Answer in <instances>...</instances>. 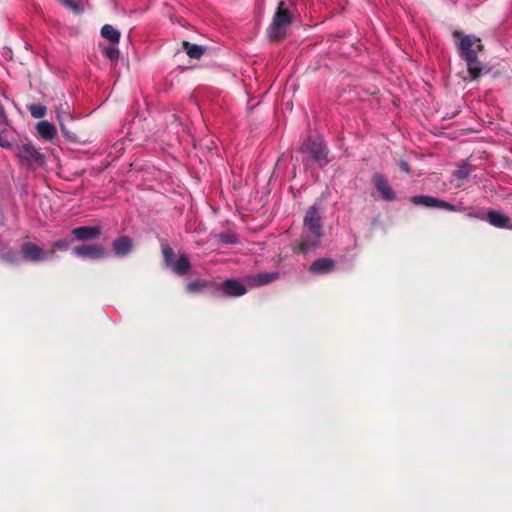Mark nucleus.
<instances>
[{"mask_svg":"<svg viewBox=\"0 0 512 512\" xmlns=\"http://www.w3.org/2000/svg\"><path fill=\"white\" fill-rule=\"evenodd\" d=\"M73 252L78 257L93 260L104 258L106 255L105 249L100 245L77 246L74 248Z\"/></svg>","mask_w":512,"mask_h":512,"instance_id":"0eeeda50","label":"nucleus"},{"mask_svg":"<svg viewBox=\"0 0 512 512\" xmlns=\"http://www.w3.org/2000/svg\"><path fill=\"white\" fill-rule=\"evenodd\" d=\"M400 168H401V170H402V171H404L405 173H409V171H410V170H409V167H408V164H407V162H405V161H401V162H400Z\"/></svg>","mask_w":512,"mask_h":512,"instance_id":"cd10ccee","label":"nucleus"},{"mask_svg":"<svg viewBox=\"0 0 512 512\" xmlns=\"http://www.w3.org/2000/svg\"><path fill=\"white\" fill-rule=\"evenodd\" d=\"M23 257L32 262L44 261L47 258V253L34 243L27 242L21 248Z\"/></svg>","mask_w":512,"mask_h":512,"instance_id":"6e6552de","label":"nucleus"},{"mask_svg":"<svg viewBox=\"0 0 512 512\" xmlns=\"http://www.w3.org/2000/svg\"><path fill=\"white\" fill-rule=\"evenodd\" d=\"M56 115H57V120L60 124L61 131L64 134H66V128H65V125L63 122L66 118H68L70 116V107H69L68 103L59 104L56 107Z\"/></svg>","mask_w":512,"mask_h":512,"instance_id":"a211bd4d","label":"nucleus"},{"mask_svg":"<svg viewBox=\"0 0 512 512\" xmlns=\"http://www.w3.org/2000/svg\"><path fill=\"white\" fill-rule=\"evenodd\" d=\"M29 111H30L31 115L36 119L42 118L46 114V108L42 105L33 104V105L29 106Z\"/></svg>","mask_w":512,"mask_h":512,"instance_id":"5701e85b","label":"nucleus"},{"mask_svg":"<svg viewBox=\"0 0 512 512\" xmlns=\"http://www.w3.org/2000/svg\"><path fill=\"white\" fill-rule=\"evenodd\" d=\"M374 184L377 188L378 192L381 194L382 198L387 201H392L395 199V193L387 180L380 174L374 175Z\"/></svg>","mask_w":512,"mask_h":512,"instance_id":"9b49d317","label":"nucleus"},{"mask_svg":"<svg viewBox=\"0 0 512 512\" xmlns=\"http://www.w3.org/2000/svg\"><path fill=\"white\" fill-rule=\"evenodd\" d=\"M0 147L5 149H10L12 147L7 126H0Z\"/></svg>","mask_w":512,"mask_h":512,"instance_id":"aec40b11","label":"nucleus"},{"mask_svg":"<svg viewBox=\"0 0 512 512\" xmlns=\"http://www.w3.org/2000/svg\"><path fill=\"white\" fill-rule=\"evenodd\" d=\"M61 3L75 14H80L84 11V4L80 0H60Z\"/></svg>","mask_w":512,"mask_h":512,"instance_id":"6ab92c4d","label":"nucleus"},{"mask_svg":"<svg viewBox=\"0 0 512 512\" xmlns=\"http://www.w3.org/2000/svg\"><path fill=\"white\" fill-rule=\"evenodd\" d=\"M101 36L110 41L111 44H118L120 41V32L109 24L102 27Z\"/></svg>","mask_w":512,"mask_h":512,"instance_id":"f3484780","label":"nucleus"},{"mask_svg":"<svg viewBox=\"0 0 512 512\" xmlns=\"http://www.w3.org/2000/svg\"><path fill=\"white\" fill-rule=\"evenodd\" d=\"M487 221L497 227V228H506V229H512V224L510 222V219L498 212V211H494V210H491L487 213Z\"/></svg>","mask_w":512,"mask_h":512,"instance_id":"f8f14e48","label":"nucleus"},{"mask_svg":"<svg viewBox=\"0 0 512 512\" xmlns=\"http://www.w3.org/2000/svg\"><path fill=\"white\" fill-rule=\"evenodd\" d=\"M36 129L41 137L48 141L52 140L57 134L56 127L48 121L39 122Z\"/></svg>","mask_w":512,"mask_h":512,"instance_id":"2eb2a0df","label":"nucleus"},{"mask_svg":"<svg viewBox=\"0 0 512 512\" xmlns=\"http://www.w3.org/2000/svg\"><path fill=\"white\" fill-rule=\"evenodd\" d=\"M163 256L165 263L178 275H185L190 269L189 259L185 255H181L176 262H173L174 253L170 247L163 248Z\"/></svg>","mask_w":512,"mask_h":512,"instance_id":"20e7f679","label":"nucleus"},{"mask_svg":"<svg viewBox=\"0 0 512 512\" xmlns=\"http://www.w3.org/2000/svg\"><path fill=\"white\" fill-rule=\"evenodd\" d=\"M411 201L416 205H422L428 208H440V209H446L449 211H457L458 209L443 200H440L438 198L427 196V195H419L412 197Z\"/></svg>","mask_w":512,"mask_h":512,"instance_id":"39448f33","label":"nucleus"},{"mask_svg":"<svg viewBox=\"0 0 512 512\" xmlns=\"http://www.w3.org/2000/svg\"><path fill=\"white\" fill-rule=\"evenodd\" d=\"M16 155L28 164L42 160L40 152L31 144H25L17 147Z\"/></svg>","mask_w":512,"mask_h":512,"instance_id":"1a4fd4ad","label":"nucleus"},{"mask_svg":"<svg viewBox=\"0 0 512 512\" xmlns=\"http://www.w3.org/2000/svg\"><path fill=\"white\" fill-rule=\"evenodd\" d=\"M458 39V48L460 56L466 61L469 75L476 79L482 72V66L478 61L477 54L482 51L483 46L481 40L475 36L462 35L461 33L455 34Z\"/></svg>","mask_w":512,"mask_h":512,"instance_id":"f257e3e1","label":"nucleus"},{"mask_svg":"<svg viewBox=\"0 0 512 512\" xmlns=\"http://www.w3.org/2000/svg\"><path fill=\"white\" fill-rule=\"evenodd\" d=\"M104 54L110 60H117L119 58V49L116 47V44H111L110 46L104 49Z\"/></svg>","mask_w":512,"mask_h":512,"instance_id":"b1692460","label":"nucleus"},{"mask_svg":"<svg viewBox=\"0 0 512 512\" xmlns=\"http://www.w3.org/2000/svg\"><path fill=\"white\" fill-rule=\"evenodd\" d=\"M184 46L187 48V54L191 58L198 59L203 55V48L198 45H189V43L185 42Z\"/></svg>","mask_w":512,"mask_h":512,"instance_id":"412c9836","label":"nucleus"},{"mask_svg":"<svg viewBox=\"0 0 512 512\" xmlns=\"http://www.w3.org/2000/svg\"><path fill=\"white\" fill-rule=\"evenodd\" d=\"M468 215H469V216H471V217H472V216L474 217V214H472V213H469ZM475 217H478V216H477V215H475Z\"/></svg>","mask_w":512,"mask_h":512,"instance_id":"c756f323","label":"nucleus"},{"mask_svg":"<svg viewBox=\"0 0 512 512\" xmlns=\"http://www.w3.org/2000/svg\"><path fill=\"white\" fill-rule=\"evenodd\" d=\"M202 283L201 282H197V281H194V282H190L188 285H187V289L191 292H194V291H197L200 289V287H202Z\"/></svg>","mask_w":512,"mask_h":512,"instance_id":"a878e982","label":"nucleus"},{"mask_svg":"<svg viewBox=\"0 0 512 512\" xmlns=\"http://www.w3.org/2000/svg\"><path fill=\"white\" fill-rule=\"evenodd\" d=\"M303 149L317 162L326 163L327 151L321 139L309 140L303 146Z\"/></svg>","mask_w":512,"mask_h":512,"instance_id":"423d86ee","label":"nucleus"},{"mask_svg":"<svg viewBox=\"0 0 512 512\" xmlns=\"http://www.w3.org/2000/svg\"><path fill=\"white\" fill-rule=\"evenodd\" d=\"M72 234L79 241H87L97 238L101 234L100 226H83L72 230Z\"/></svg>","mask_w":512,"mask_h":512,"instance_id":"9d476101","label":"nucleus"},{"mask_svg":"<svg viewBox=\"0 0 512 512\" xmlns=\"http://www.w3.org/2000/svg\"><path fill=\"white\" fill-rule=\"evenodd\" d=\"M222 290L225 294L234 297L242 296L247 292L244 285L236 280H226L222 284Z\"/></svg>","mask_w":512,"mask_h":512,"instance_id":"4468645a","label":"nucleus"},{"mask_svg":"<svg viewBox=\"0 0 512 512\" xmlns=\"http://www.w3.org/2000/svg\"><path fill=\"white\" fill-rule=\"evenodd\" d=\"M459 173H460V176H463V177L465 176V173L463 171H460Z\"/></svg>","mask_w":512,"mask_h":512,"instance_id":"c85d7f7f","label":"nucleus"},{"mask_svg":"<svg viewBox=\"0 0 512 512\" xmlns=\"http://www.w3.org/2000/svg\"><path fill=\"white\" fill-rule=\"evenodd\" d=\"M333 268V261L331 259L322 258L314 261L311 266L310 270L313 273H326L331 271Z\"/></svg>","mask_w":512,"mask_h":512,"instance_id":"dca6fc26","label":"nucleus"},{"mask_svg":"<svg viewBox=\"0 0 512 512\" xmlns=\"http://www.w3.org/2000/svg\"><path fill=\"white\" fill-rule=\"evenodd\" d=\"M291 24V15L285 6V2L278 4L277 11L273 17V21L268 28V35L272 40H279L285 36L287 28Z\"/></svg>","mask_w":512,"mask_h":512,"instance_id":"7ed1b4c3","label":"nucleus"},{"mask_svg":"<svg viewBox=\"0 0 512 512\" xmlns=\"http://www.w3.org/2000/svg\"><path fill=\"white\" fill-rule=\"evenodd\" d=\"M321 237L320 217L315 207H311L304 218V239L300 245L301 251L315 247Z\"/></svg>","mask_w":512,"mask_h":512,"instance_id":"f03ea898","label":"nucleus"},{"mask_svg":"<svg viewBox=\"0 0 512 512\" xmlns=\"http://www.w3.org/2000/svg\"><path fill=\"white\" fill-rule=\"evenodd\" d=\"M132 247L131 239L126 236L120 237L112 243L113 251L119 257L126 256L132 250Z\"/></svg>","mask_w":512,"mask_h":512,"instance_id":"ddd939ff","label":"nucleus"},{"mask_svg":"<svg viewBox=\"0 0 512 512\" xmlns=\"http://www.w3.org/2000/svg\"><path fill=\"white\" fill-rule=\"evenodd\" d=\"M0 126H8V120L3 107L0 105Z\"/></svg>","mask_w":512,"mask_h":512,"instance_id":"bb28decb","label":"nucleus"},{"mask_svg":"<svg viewBox=\"0 0 512 512\" xmlns=\"http://www.w3.org/2000/svg\"><path fill=\"white\" fill-rule=\"evenodd\" d=\"M70 245L68 240H58L52 243L50 254H53L56 250H66Z\"/></svg>","mask_w":512,"mask_h":512,"instance_id":"393cba45","label":"nucleus"},{"mask_svg":"<svg viewBox=\"0 0 512 512\" xmlns=\"http://www.w3.org/2000/svg\"><path fill=\"white\" fill-rule=\"evenodd\" d=\"M277 274L275 273H262L256 276L255 281L256 284L263 285L270 283L274 279H276Z\"/></svg>","mask_w":512,"mask_h":512,"instance_id":"4be33fe9","label":"nucleus"}]
</instances>
